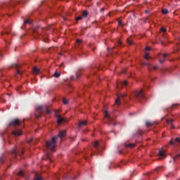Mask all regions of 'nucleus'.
Wrapping results in <instances>:
<instances>
[{
    "instance_id": "11",
    "label": "nucleus",
    "mask_w": 180,
    "mask_h": 180,
    "mask_svg": "<svg viewBox=\"0 0 180 180\" xmlns=\"http://www.w3.org/2000/svg\"><path fill=\"white\" fill-rule=\"evenodd\" d=\"M170 144H172V146H178L179 144H180L179 138H176L175 139H172L170 141Z\"/></svg>"
},
{
    "instance_id": "8",
    "label": "nucleus",
    "mask_w": 180,
    "mask_h": 180,
    "mask_svg": "<svg viewBox=\"0 0 180 180\" xmlns=\"http://www.w3.org/2000/svg\"><path fill=\"white\" fill-rule=\"evenodd\" d=\"M11 154H13V157H16V155H22L23 154V150L19 151L18 150V148L15 146L11 151Z\"/></svg>"
},
{
    "instance_id": "28",
    "label": "nucleus",
    "mask_w": 180,
    "mask_h": 180,
    "mask_svg": "<svg viewBox=\"0 0 180 180\" xmlns=\"http://www.w3.org/2000/svg\"><path fill=\"white\" fill-rule=\"evenodd\" d=\"M82 75V73L81 72L80 70H79L77 73H76V77L77 78H79V77Z\"/></svg>"
},
{
    "instance_id": "12",
    "label": "nucleus",
    "mask_w": 180,
    "mask_h": 180,
    "mask_svg": "<svg viewBox=\"0 0 180 180\" xmlns=\"http://www.w3.org/2000/svg\"><path fill=\"white\" fill-rule=\"evenodd\" d=\"M105 117L108 120V123H111V122L113 120L112 117H110V115H109V112L108 110H105L104 112Z\"/></svg>"
},
{
    "instance_id": "10",
    "label": "nucleus",
    "mask_w": 180,
    "mask_h": 180,
    "mask_svg": "<svg viewBox=\"0 0 180 180\" xmlns=\"http://www.w3.org/2000/svg\"><path fill=\"white\" fill-rule=\"evenodd\" d=\"M124 96H126V94H121L117 96V98L115 100V104L117 105V106H120V101H122Z\"/></svg>"
},
{
    "instance_id": "22",
    "label": "nucleus",
    "mask_w": 180,
    "mask_h": 180,
    "mask_svg": "<svg viewBox=\"0 0 180 180\" xmlns=\"http://www.w3.org/2000/svg\"><path fill=\"white\" fill-rule=\"evenodd\" d=\"M89 13L88 12V11H84L83 12V13H82L83 18H86V16H88Z\"/></svg>"
},
{
    "instance_id": "7",
    "label": "nucleus",
    "mask_w": 180,
    "mask_h": 180,
    "mask_svg": "<svg viewBox=\"0 0 180 180\" xmlns=\"http://www.w3.org/2000/svg\"><path fill=\"white\" fill-rule=\"evenodd\" d=\"M22 124V121L19 120V119H14L13 120L8 124L11 127H18V126H20Z\"/></svg>"
},
{
    "instance_id": "6",
    "label": "nucleus",
    "mask_w": 180,
    "mask_h": 180,
    "mask_svg": "<svg viewBox=\"0 0 180 180\" xmlns=\"http://www.w3.org/2000/svg\"><path fill=\"white\" fill-rule=\"evenodd\" d=\"M43 112H44V110L43 109V106L41 105L38 106L36 109V112H35L36 119H39L40 117H41V115L43 114Z\"/></svg>"
},
{
    "instance_id": "17",
    "label": "nucleus",
    "mask_w": 180,
    "mask_h": 180,
    "mask_svg": "<svg viewBox=\"0 0 180 180\" xmlns=\"http://www.w3.org/2000/svg\"><path fill=\"white\" fill-rule=\"evenodd\" d=\"M146 124L147 127L154 126V124H155V122H151V121H146Z\"/></svg>"
},
{
    "instance_id": "23",
    "label": "nucleus",
    "mask_w": 180,
    "mask_h": 180,
    "mask_svg": "<svg viewBox=\"0 0 180 180\" xmlns=\"http://www.w3.org/2000/svg\"><path fill=\"white\" fill-rule=\"evenodd\" d=\"M61 75L60 72H55L53 74V77H55V78H59V77Z\"/></svg>"
},
{
    "instance_id": "48",
    "label": "nucleus",
    "mask_w": 180,
    "mask_h": 180,
    "mask_svg": "<svg viewBox=\"0 0 180 180\" xmlns=\"http://www.w3.org/2000/svg\"><path fill=\"white\" fill-rule=\"evenodd\" d=\"M148 70L149 71H151V68H150V66H148Z\"/></svg>"
},
{
    "instance_id": "15",
    "label": "nucleus",
    "mask_w": 180,
    "mask_h": 180,
    "mask_svg": "<svg viewBox=\"0 0 180 180\" xmlns=\"http://www.w3.org/2000/svg\"><path fill=\"white\" fill-rule=\"evenodd\" d=\"M32 72L34 74L37 75V74H39V72H40V69L37 68V67H34L32 69Z\"/></svg>"
},
{
    "instance_id": "1",
    "label": "nucleus",
    "mask_w": 180,
    "mask_h": 180,
    "mask_svg": "<svg viewBox=\"0 0 180 180\" xmlns=\"http://www.w3.org/2000/svg\"><path fill=\"white\" fill-rule=\"evenodd\" d=\"M65 136V131H60L58 136L53 137L51 141L46 142L47 148L51 150V151H54V148H56V143L57 142V140H58V137H60V139H63Z\"/></svg>"
},
{
    "instance_id": "32",
    "label": "nucleus",
    "mask_w": 180,
    "mask_h": 180,
    "mask_svg": "<svg viewBox=\"0 0 180 180\" xmlns=\"http://www.w3.org/2000/svg\"><path fill=\"white\" fill-rule=\"evenodd\" d=\"M137 134H138V136H142L143 135V131H141V129H139L137 131Z\"/></svg>"
},
{
    "instance_id": "38",
    "label": "nucleus",
    "mask_w": 180,
    "mask_h": 180,
    "mask_svg": "<svg viewBox=\"0 0 180 180\" xmlns=\"http://www.w3.org/2000/svg\"><path fill=\"white\" fill-rule=\"evenodd\" d=\"M46 113H47L48 115H50V113H51V110H49V108H46Z\"/></svg>"
},
{
    "instance_id": "44",
    "label": "nucleus",
    "mask_w": 180,
    "mask_h": 180,
    "mask_svg": "<svg viewBox=\"0 0 180 180\" xmlns=\"http://www.w3.org/2000/svg\"><path fill=\"white\" fill-rule=\"evenodd\" d=\"M122 21L119 20L118 21V25L119 26H122Z\"/></svg>"
},
{
    "instance_id": "56",
    "label": "nucleus",
    "mask_w": 180,
    "mask_h": 180,
    "mask_svg": "<svg viewBox=\"0 0 180 180\" xmlns=\"http://www.w3.org/2000/svg\"><path fill=\"white\" fill-rule=\"evenodd\" d=\"M63 64H61V65H60V67H63Z\"/></svg>"
},
{
    "instance_id": "30",
    "label": "nucleus",
    "mask_w": 180,
    "mask_h": 180,
    "mask_svg": "<svg viewBox=\"0 0 180 180\" xmlns=\"http://www.w3.org/2000/svg\"><path fill=\"white\" fill-rule=\"evenodd\" d=\"M34 180H43V179L41 178V176L37 175L34 177Z\"/></svg>"
},
{
    "instance_id": "59",
    "label": "nucleus",
    "mask_w": 180,
    "mask_h": 180,
    "mask_svg": "<svg viewBox=\"0 0 180 180\" xmlns=\"http://www.w3.org/2000/svg\"><path fill=\"white\" fill-rule=\"evenodd\" d=\"M117 88H119V84H117Z\"/></svg>"
},
{
    "instance_id": "16",
    "label": "nucleus",
    "mask_w": 180,
    "mask_h": 180,
    "mask_svg": "<svg viewBox=\"0 0 180 180\" xmlns=\"http://www.w3.org/2000/svg\"><path fill=\"white\" fill-rule=\"evenodd\" d=\"M125 147L127 148H134V147H136V144L134 143H129V144H126Z\"/></svg>"
},
{
    "instance_id": "45",
    "label": "nucleus",
    "mask_w": 180,
    "mask_h": 180,
    "mask_svg": "<svg viewBox=\"0 0 180 180\" xmlns=\"http://www.w3.org/2000/svg\"><path fill=\"white\" fill-rule=\"evenodd\" d=\"M142 65H148V63H146V62H143V63H142Z\"/></svg>"
},
{
    "instance_id": "18",
    "label": "nucleus",
    "mask_w": 180,
    "mask_h": 180,
    "mask_svg": "<svg viewBox=\"0 0 180 180\" xmlns=\"http://www.w3.org/2000/svg\"><path fill=\"white\" fill-rule=\"evenodd\" d=\"M79 127H82V126H86V121H82L78 124Z\"/></svg>"
},
{
    "instance_id": "35",
    "label": "nucleus",
    "mask_w": 180,
    "mask_h": 180,
    "mask_svg": "<svg viewBox=\"0 0 180 180\" xmlns=\"http://www.w3.org/2000/svg\"><path fill=\"white\" fill-rule=\"evenodd\" d=\"M162 168H164V167H157L155 169L156 172H160V171H161V169H162Z\"/></svg>"
},
{
    "instance_id": "52",
    "label": "nucleus",
    "mask_w": 180,
    "mask_h": 180,
    "mask_svg": "<svg viewBox=\"0 0 180 180\" xmlns=\"http://www.w3.org/2000/svg\"><path fill=\"white\" fill-rule=\"evenodd\" d=\"M174 106H175V105H172V108H174Z\"/></svg>"
},
{
    "instance_id": "39",
    "label": "nucleus",
    "mask_w": 180,
    "mask_h": 180,
    "mask_svg": "<svg viewBox=\"0 0 180 180\" xmlns=\"http://www.w3.org/2000/svg\"><path fill=\"white\" fill-rule=\"evenodd\" d=\"M153 70H158V65H155L153 67Z\"/></svg>"
},
{
    "instance_id": "5",
    "label": "nucleus",
    "mask_w": 180,
    "mask_h": 180,
    "mask_svg": "<svg viewBox=\"0 0 180 180\" xmlns=\"http://www.w3.org/2000/svg\"><path fill=\"white\" fill-rule=\"evenodd\" d=\"M8 68H14V70H16L17 75H21L23 73V72L20 70V65L16 63L12 64Z\"/></svg>"
},
{
    "instance_id": "3",
    "label": "nucleus",
    "mask_w": 180,
    "mask_h": 180,
    "mask_svg": "<svg viewBox=\"0 0 180 180\" xmlns=\"http://www.w3.org/2000/svg\"><path fill=\"white\" fill-rule=\"evenodd\" d=\"M166 32H167L166 28L165 27L160 28V36H162V37L160 39V41L162 46H165V41H167V34H165Z\"/></svg>"
},
{
    "instance_id": "41",
    "label": "nucleus",
    "mask_w": 180,
    "mask_h": 180,
    "mask_svg": "<svg viewBox=\"0 0 180 180\" xmlns=\"http://www.w3.org/2000/svg\"><path fill=\"white\" fill-rule=\"evenodd\" d=\"M117 44H118V46H122V41H117Z\"/></svg>"
},
{
    "instance_id": "50",
    "label": "nucleus",
    "mask_w": 180,
    "mask_h": 180,
    "mask_svg": "<svg viewBox=\"0 0 180 180\" xmlns=\"http://www.w3.org/2000/svg\"><path fill=\"white\" fill-rule=\"evenodd\" d=\"M6 34H9V31L6 32Z\"/></svg>"
},
{
    "instance_id": "34",
    "label": "nucleus",
    "mask_w": 180,
    "mask_h": 180,
    "mask_svg": "<svg viewBox=\"0 0 180 180\" xmlns=\"http://www.w3.org/2000/svg\"><path fill=\"white\" fill-rule=\"evenodd\" d=\"M18 176H23V170H20L18 172Z\"/></svg>"
},
{
    "instance_id": "21",
    "label": "nucleus",
    "mask_w": 180,
    "mask_h": 180,
    "mask_svg": "<svg viewBox=\"0 0 180 180\" xmlns=\"http://www.w3.org/2000/svg\"><path fill=\"white\" fill-rule=\"evenodd\" d=\"M172 122H174V120H167V123L169 124H171L172 127L174 129V125H172Z\"/></svg>"
},
{
    "instance_id": "57",
    "label": "nucleus",
    "mask_w": 180,
    "mask_h": 180,
    "mask_svg": "<svg viewBox=\"0 0 180 180\" xmlns=\"http://www.w3.org/2000/svg\"><path fill=\"white\" fill-rule=\"evenodd\" d=\"M49 160L50 161H51V159L49 158Z\"/></svg>"
},
{
    "instance_id": "60",
    "label": "nucleus",
    "mask_w": 180,
    "mask_h": 180,
    "mask_svg": "<svg viewBox=\"0 0 180 180\" xmlns=\"http://www.w3.org/2000/svg\"><path fill=\"white\" fill-rule=\"evenodd\" d=\"M131 176H133V174H131Z\"/></svg>"
},
{
    "instance_id": "4",
    "label": "nucleus",
    "mask_w": 180,
    "mask_h": 180,
    "mask_svg": "<svg viewBox=\"0 0 180 180\" xmlns=\"http://www.w3.org/2000/svg\"><path fill=\"white\" fill-rule=\"evenodd\" d=\"M134 96L136 101H140L144 98V92L143 90L136 91L134 94Z\"/></svg>"
},
{
    "instance_id": "51",
    "label": "nucleus",
    "mask_w": 180,
    "mask_h": 180,
    "mask_svg": "<svg viewBox=\"0 0 180 180\" xmlns=\"http://www.w3.org/2000/svg\"><path fill=\"white\" fill-rule=\"evenodd\" d=\"M146 13H148V11L146 10Z\"/></svg>"
},
{
    "instance_id": "25",
    "label": "nucleus",
    "mask_w": 180,
    "mask_h": 180,
    "mask_svg": "<svg viewBox=\"0 0 180 180\" xmlns=\"http://www.w3.org/2000/svg\"><path fill=\"white\" fill-rule=\"evenodd\" d=\"M159 155L160 157H165V153H164V151H162V150H160L159 151Z\"/></svg>"
},
{
    "instance_id": "58",
    "label": "nucleus",
    "mask_w": 180,
    "mask_h": 180,
    "mask_svg": "<svg viewBox=\"0 0 180 180\" xmlns=\"http://www.w3.org/2000/svg\"><path fill=\"white\" fill-rule=\"evenodd\" d=\"M109 16H110V13H109Z\"/></svg>"
},
{
    "instance_id": "27",
    "label": "nucleus",
    "mask_w": 180,
    "mask_h": 180,
    "mask_svg": "<svg viewBox=\"0 0 180 180\" xmlns=\"http://www.w3.org/2000/svg\"><path fill=\"white\" fill-rule=\"evenodd\" d=\"M162 13H163V15H167V13H168V9H167V8L162 9Z\"/></svg>"
},
{
    "instance_id": "31",
    "label": "nucleus",
    "mask_w": 180,
    "mask_h": 180,
    "mask_svg": "<svg viewBox=\"0 0 180 180\" xmlns=\"http://www.w3.org/2000/svg\"><path fill=\"white\" fill-rule=\"evenodd\" d=\"M127 43L129 44V46L133 45V41H131L130 39H127Z\"/></svg>"
},
{
    "instance_id": "29",
    "label": "nucleus",
    "mask_w": 180,
    "mask_h": 180,
    "mask_svg": "<svg viewBox=\"0 0 180 180\" xmlns=\"http://www.w3.org/2000/svg\"><path fill=\"white\" fill-rule=\"evenodd\" d=\"M180 159V153L178 154L176 156H175L174 158H173L174 161H176V160H179Z\"/></svg>"
},
{
    "instance_id": "55",
    "label": "nucleus",
    "mask_w": 180,
    "mask_h": 180,
    "mask_svg": "<svg viewBox=\"0 0 180 180\" xmlns=\"http://www.w3.org/2000/svg\"><path fill=\"white\" fill-rule=\"evenodd\" d=\"M49 50H53V48H51Z\"/></svg>"
},
{
    "instance_id": "26",
    "label": "nucleus",
    "mask_w": 180,
    "mask_h": 180,
    "mask_svg": "<svg viewBox=\"0 0 180 180\" xmlns=\"http://www.w3.org/2000/svg\"><path fill=\"white\" fill-rule=\"evenodd\" d=\"M63 105H68V100H67V98H63Z\"/></svg>"
},
{
    "instance_id": "37",
    "label": "nucleus",
    "mask_w": 180,
    "mask_h": 180,
    "mask_svg": "<svg viewBox=\"0 0 180 180\" xmlns=\"http://www.w3.org/2000/svg\"><path fill=\"white\" fill-rule=\"evenodd\" d=\"M82 19V16H77L76 18V20H81Z\"/></svg>"
},
{
    "instance_id": "24",
    "label": "nucleus",
    "mask_w": 180,
    "mask_h": 180,
    "mask_svg": "<svg viewBox=\"0 0 180 180\" xmlns=\"http://www.w3.org/2000/svg\"><path fill=\"white\" fill-rule=\"evenodd\" d=\"M127 81L124 80V82H121L122 86H127Z\"/></svg>"
},
{
    "instance_id": "53",
    "label": "nucleus",
    "mask_w": 180,
    "mask_h": 180,
    "mask_svg": "<svg viewBox=\"0 0 180 180\" xmlns=\"http://www.w3.org/2000/svg\"><path fill=\"white\" fill-rule=\"evenodd\" d=\"M126 72L123 71L122 73L124 74Z\"/></svg>"
},
{
    "instance_id": "9",
    "label": "nucleus",
    "mask_w": 180,
    "mask_h": 180,
    "mask_svg": "<svg viewBox=\"0 0 180 180\" xmlns=\"http://www.w3.org/2000/svg\"><path fill=\"white\" fill-rule=\"evenodd\" d=\"M58 111L56 110L55 116H56V119H58L57 123H58V124H61V123H63V122H64V118H61V115H58Z\"/></svg>"
},
{
    "instance_id": "61",
    "label": "nucleus",
    "mask_w": 180,
    "mask_h": 180,
    "mask_svg": "<svg viewBox=\"0 0 180 180\" xmlns=\"http://www.w3.org/2000/svg\"><path fill=\"white\" fill-rule=\"evenodd\" d=\"M1 34H4V32H1Z\"/></svg>"
},
{
    "instance_id": "42",
    "label": "nucleus",
    "mask_w": 180,
    "mask_h": 180,
    "mask_svg": "<svg viewBox=\"0 0 180 180\" xmlns=\"http://www.w3.org/2000/svg\"><path fill=\"white\" fill-rule=\"evenodd\" d=\"M146 51H148L150 50V48L149 46H146Z\"/></svg>"
},
{
    "instance_id": "46",
    "label": "nucleus",
    "mask_w": 180,
    "mask_h": 180,
    "mask_svg": "<svg viewBox=\"0 0 180 180\" xmlns=\"http://www.w3.org/2000/svg\"><path fill=\"white\" fill-rule=\"evenodd\" d=\"M101 12H105V8H102L101 9Z\"/></svg>"
},
{
    "instance_id": "13",
    "label": "nucleus",
    "mask_w": 180,
    "mask_h": 180,
    "mask_svg": "<svg viewBox=\"0 0 180 180\" xmlns=\"http://www.w3.org/2000/svg\"><path fill=\"white\" fill-rule=\"evenodd\" d=\"M167 57H168V53L163 54L162 56V58L160 57L159 62L160 63V64H162V63H164V61H165V58H167Z\"/></svg>"
},
{
    "instance_id": "36",
    "label": "nucleus",
    "mask_w": 180,
    "mask_h": 180,
    "mask_svg": "<svg viewBox=\"0 0 180 180\" xmlns=\"http://www.w3.org/2000/svg\"><path fill=\"white\" fill-rule=\"evenodd\" d=\"M76 43H77V44H80V43H82V40H81V39H77V40H76Z\"/></svg>"
},
{
    "instance_id": "54",
    "label": "nucleus",
    "mask_w": 180,
    "mask_h": 180,
    "mask_svg": "<svg viewBox=\"0 0 180 180\" xmlns=\"http://www.w3.org/2000/svg\"><path fill=\"white\" fill-rule=\"evenodd\" d=\"M0 180H2V177L0 176Z\"/></svg>"
},
{
    "instance_id": "43",
    "label": "nucleus",
    "mask_w": 180,
    "mask_h": 180,
    "mask_svg": "<svg viewBox=\"0 0 180 180\" xmlns=\"http://www.w3.org/2000/svg\"><path fill=\"white\" fill-rule=\"evenodd\" d=\"M70 79H71L72 81H74V79H75V77L71 76V77H70Z\"/></svg>"
},
{
    "instance_id": "20",
    "label": "nucleus",
    "mask_w": 180,
    "mask_h": 180,
    "mask_svg": "<svg viewBox=\"0 0 180 180\" xmlns=\"http://www.w3.org/2000/svg\"><path fill=\"white\" fill-rule=\"evenodd\" d=\"M93 146L96 149V151H98V147L99 146V141H95Z\"/></svg>"
},
{
    "instance_id": "40",
    "label": "nucleus",
    "mask_w": 180,
    "mask_h": 180,
    "mask_svg": "<svg viewBox=\"0 0 180 180\" xmlns=\"http://www.w3.org/2000/svg\"><path fill=\"white\" fill-rule=\"evenodd\" d=\"M4 162V157L0 158V163L2 164Z\"/></svg>"
},
{
    "instance_id": "47",
    "label": "nucleus",
    "mask_w": 180,
    "mask_h": 180,
    "mask_svg": "<svg viewBox=\"0 0 180 180\" xmlns=\"http://www.w3.org/2000/svg\"><path fill=\"white\" fill-rule=\"evenodd\" d=\"M0 58H2V53L0 51Z\"/></svg>"
},
{
    "instance_id": "19",
    "label": "nucleus",
    "mask_w": 180,
    "mask_h": 180,
    "mask_svg": "<svg viewBox=\"0 0 180 180\" xmlns=\"http://www.w3.org/2000/svg\"><path fill=\"white\" fill-rule=\"evenodd\" d=\"M32 23V20L30 19H27L24 20V25L26 26V25H30Z\"/></svg>"
},
{
    "instance_id": "33",
    "label": "nucleus",
    "mask_w": 180,
    "mask_h": 180,
    "mask_svg": "<svg viewBox=\"0 0 180 180\" xmlns=\"http://www.w3.org/2000/svg\"><path fill=\"white\" fill-rule=\"evenodd\" d=\"M144 58L145 60H148V58H150V55L148 53H146Z\"/></svg>"
},
{
    "instance_id": "62",
    "label": "nucleus",
    "mask_w": 180,
    "mask_h": 180,
    "mask_svg": "<svg viewBox=\"0 0 180 180\" xmlns=\"http://www.w3.org/2000/svg\"><path fill=\"white\" fill-rule=\"evenodd\" d=\"M179 40H180V38H179Z\"/></svg>"
},
{
    "instance_id": "49",
    "label": "nucleus",
    "mask_w": 180,
    "mask_h": 180,
    "mask_svg": "<svg viewBox=\"0 0 180 180\" xmlns=\"http://www.w3.org/2000/svg\"><path fill=\"white\" fill-rule=\"evenodd\" d=\"M91 74L95 75V71L91 70Z\"/></svg>"
},
{
    "instance_id": "2",
    "label": "nucleus",
    "mask_w": 180,
    "mask_h": 180,
    "mask_svg": "<svg viewBox=\"0 0 180 180\" xmlns=\"http://www.w3.org/2000/svg\"><path fill=\"white\" fill-rule=\"evenodd\" d=\"M34 33L35 34H38V36H40V34L44 37V41L45 43H47V39H46V37H44V32H46V29H43L41 27H37L33 30Z\"/></svg>"
},
{
    "instance_id": "14",
    "label": "nucleus",
    "mask_w": 180,
    "mask_h": 180,
    "mask_svg": "<svg viewBox=\"0 0 180 180\" xmlns=\"http://www.w3.org/2000/svg\"><path fill=\"white\" fill-rule=\"evenodd\" d=\"M13 136H22L23 134V132H22V130H15L13 131Z\"/></svg>"
}]
</instances>
